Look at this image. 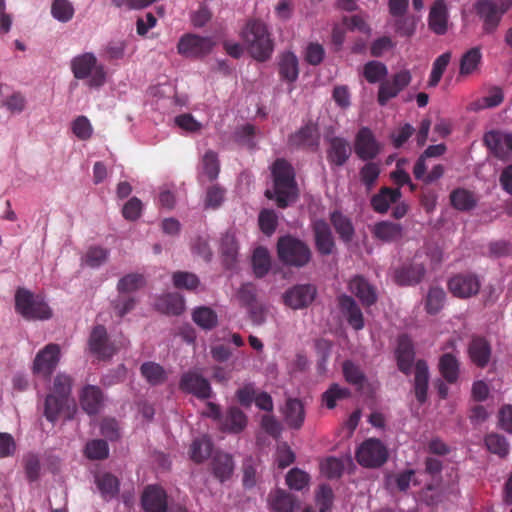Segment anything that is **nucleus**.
Listing matches in <instances>:
<instances>
[{
	"label": "nucleus",
	"mask_w": 512,
	"mask_h": 512,
	"mask_svg": "<svg viewBox=\"0 0 512 512\" xmlns=\"http://www.w3.org/2000/svg\"><path fill=\"white\" fill-rule=\"evenodd\" d=\"M15 310L27 320H47L52 316L43 297L25 288H18L15 293Z\"/></svg>",
	"instance_id": "nucleus-7"
},
{
	"label": "nucleus",
	"mask_w": 512,
	"mask_h": 512,
	"mask_svg": "<svg viewBox=\"0 0 512 512\" xmlns=\"http://www.w3.org/2000/svg\"><path fill=\"white\" fill-rule=\"evenodd\" d=\"M446 298L445 291L440 287L429 289L425 307L429 314H437L443 307Z\"/></svg>",
	"instance_id": "nucleus-54"
},
{
	"label": "nucleus",
	"mask_w": 512,
	"mask_h": 512,
	"mask_svg": "<svg viewBox=\"0 0 512 512\" xmlns=\"http://www.w3.org/2000/svg\"><path fill=\"white\" fill-rule=\"evenodd\" d=\"M334 493L328 484L319 486L316 492V503L319 507V512H328L333 505Z\"/></svg>",
	"instance_id": "nucleus-64"
},
{
	"label": "nucleus",
	"mask_w": 512,
	"mask_h": 512,
	"mask_svg": "<svg viewBox=\"0 0 512 512\" xmlns=\"http://www.w3.org/2000/svg\"><path fill=\"white\" fill-rule=\"evenodd\" d=\"M326 158L331 167H342L349 160L352 149L350 143L343 137L327 139Z\"/></svg>",
	"instance_id": "nucleus-20"
},
{
	"label": "nucleus",
	"mask_w": 512,
	"mask_h": 512,
	"mask_svg": "<svg viewBox=\"0 0 512 512\" xmlns=\"http://www.w3.org/2000/svg\"><path fill=\"white\" fill-rule=\"evenodd\" d=\"M483 141L494 157L499 160L508 159L512 151V134L489 131L485 133Z\"/></svg>",
	"instance_id": "nucleus-21"
},
{
	"label": "nucleus",
	"mask_w": 512,
	"mask_h": 512,
	"mask_svg": "<svg viewBox=\"0 0 512 512\" xmlns=\"http://www.w3.org/2000/svg\"><path fill=\"white\" fill-rule=\"evenodd\" d=\"M380 172L381 170L379 164L372 162V160L368 161L360 169V180L368 190H370L375 185L377 179L379 178Z\"/></svg>",
	"instance_id": "nucleus-56"
},
{
	"label": "nucleus",
	"mask_w": 512,
	"mask_h": 512,
	"mask_svg": "<svg viewBox=\"0 0 512 512\" xmlns=\"http://www.w3.org/2000/svg\"><path fill=\"white\" fill-rule=\"evenodd\" d=\"M238 248V242L233 233L227 232L222 236L220 242V252L223 258V262L227 267H231L236 262Z\"/></svg>",
	"instance_id": "nucleus-39"
},
{
	"label": "nucleus",
	"mask_w": 512,
	"mask_h": 512,
	"mask_svg": "<svg viewBox=\"0 0 512 512\" xmlns=\"http://www.w3.org/2000/svg\"><path fill=\"white\" fill-rule=\"evenodd\" d=\"M474 8L476 14L483 21V31L487 34H491L497 29L506 12L493 0H477Z\"/></svg>",
	"instance_id": "nucleus-12"
},
{
	"label": "nucleus",
	"mask_w": 512,
	"mask_h": 512,
	"mask_svg": "<svg viewBox=\"0 0 512 512\" xmlns=\"http://www.w3.org/2000/svg\"><path fill=\"white\" fill-rule=\"evenodd\" d=\"M438 370L444 381L456 384L460 377V361L453 353H444L439 358Z\"/></svg>",
	"instance_id": "nucleus-29"
},
{
	"label": "nucleus",
	"mask_w": 512,
	"mask_h": 512,
	"mask_svg": "<svg viewBox=\"0 0 512 512\" xmlns=\"http://www.w3.org/2000/svg\"><path fill=\"white\" fill-rule=\"evenodd\" d=\"M382 146L368 127H362L355 136L354 150L359 159L370 161L381 152Z\"/></svg>",
	"instance_id": "nucleus-13"
},
{
	"label": "nucleus",
	"mask_w": 512,
	"mask_h": 512,
	"mask_svg": "<svg viewBox=\"0 0 512 512\" xmlns=\"http://www.w3.org/2000/svg\"><path fill=\"white\" fill-rule=\"evenodd\" d=\"M96 483L98 489L105 499H111L115 497L119 492V481L114 475L110 473H105L98 476Z\"/></svg>",
	"instance_id": "nucleus-49"
},
{
	"label": "nucleus",
	"mask_w": 512,
	"mask_h": 512,
	"mask_svg": "<svg viewBox=\"0 0 512 512\" xmlns=\"http://www.w3.org/2000/svg\"><path fill=\"white\" fill-rule=\"evenodd\" d=\"M211 471L216 479L225 482L234 472V461L230 454L216 452L211 460Z\"/></svg>",
	"instance_id": "nucleus-30"
},
{
	"label": "nucleus",
	"mask_w": 512,
	"mask_h": 512,
	"mask_svg": "<svg viewBox=\"0 0 512 512\" xmlns=\"http://www.w3.org/2000/svg\"><path fill=\"white\" fill-rule=\"evenodd\" d=\"M179 389L201 400L209 399L213 394L209 381L195 371H188L182 374Z\"/></svg>",
	"instance_id": "nucleus-14"
},
{
	"label": "nucleus",
	"mask_w": 512,
	"mask_h": 512,
	"mask_svg": "<svg viewBox=\"0 0 512 512\" xmlns=\"http://www.w3.org/2000/svg\"><path fill=\"white\" fill-rule=\"evenodd\" d=\"M247 415L237 406L229 407L222 415L219 428L222 432L239 434L247 426Z\"/></svg>",
	"instance_id": "nucleus-23"
},
{
	"label": "nucleus",
	"mask_w": 512,
	"mask_h": 512,
	"mask_svg": "<svg viewBox=\"0 0 512 512\" xmlns=\"http://www.w3.org/2000/svg\"><path fill=\"white\" fill-rule=\"evenodd\" d=\"M213 444L207 436H202L193 440L190 446V458L195 463H202L212 453Z\"/></svg>",
	"instance_id": "nucleus-42"
},
{
	"label": "nucleus",
	"mask_w": 512,
	"mask_h": 512,
	"mask_svg": "<svg viewBox=\"0 0 512 512\" xmlns=\"http://www.w3.org/2000/svg\"><path fill=\"white\" fill-rule=\"evenodd\" d=\"M140 371L147 382L153 386L160 385L167 379V374L164 368L155 362L143 363L140 367Z\"/></svg>",
	"instance_id": "nucleus-43"
},
{
	"label": "nucleus",
	"mask_w": 512,
	"mask_h": 512,
	"mask_svg": "<svg viewBox=\"0 0 512 512\" xmlns=\"http://www.w3.org/2000/svg\"><path fill=\"white\" fill-rule=\"evenodd\" d=\"M277 255L284 265L295 268L306 266L312 258L310 247L304 241L291 235H285L278 239Z\"/></svg>",
	"instance_id": "nucleus-5"
},
{
	"label": "nucleus",
	"mask_w": 512,
	"mask_h": 512,
	"mask_svg": "<svg viewBox=\"0 0 512 512\" xmlns=\"http://www.w3.org/2000/svg\"><path fill=\"white\" fill-rule=\"evenodd\" d=\"M60 361V346L50 343L41 349L33 361V373L48 379Z\"/></svg>",
	"instance_id": "nucleus-11"
},
{
	"label": "nucleus",
	"mask_w": 512,
	"mask_h": 512,
	"mask_svg": "<svg viewBox=\"0 0 512 512\" xmlns=\"http://www.w3.org/2000/svg\"><path fill=\"white\" fill-rule=\"evenodd\" d=\"M487 449L497 454L499 457H505L509 452V443L506 438L502 435L491 433L488 434L484 439Z\"/></svg>",
	"instance_id": "nucleus-53"
},
{
	"label": "nucleus",
	"mask_w": 512,
	"mask_h": 512,
	"mask_svg": "<svg viewBox=\"0 0 512 512\" xmlns=\"http://www.w3.org/2000/svg\"><path fill=\"white\" fill-rule=\"evenodd\" d=\"M317 289L312 284H298L289 288L283 295L286 306L293 310L308 307L315 299Z\"/></svg>",
	"instance_id": "nucleus-15"
},
{
	"label": "nucleus",
	"mask_w": 512,
	"mask_h": 512,
	"mask_svg": "<svg viewBox=\"0 0 512 512\" xmlns=\"http://www.w3.org/2000/svg\"><path fill=\"white\" fill-rule=\"evenodd\" d=\"M412 81L411 72L403 69L393 74L390 79L382 81L378 88L377 102L385 106L389 100L397 97Z\"/></svg>",
	"instance_id": "nucleus-9"
},
{
	"label": "nucleus",
	"mask_w": 512,
	"mask_h": 512,
	"mask_svg": "<svg viewBox=\"0 0 512 512\" xmlns=\"http://www.w3.org/2000/svg\"><path fill=\"white\" fill-rule=\"evenodd\" d=\"M311 228L318 253L322 256L331 255L336 244L329 224L323 219H317L312 222Z\"/></svg>",
	"instance_id": "nucleus-18"
},
{
	"label": "nucleus",
	"mask_w": 512,
	"mask_h": 512,
	"mask_svg": "<svg viewBox=\"0 0 512 512\" xmlns=\"http://www.w3.org/2000/svg\"><path fill=\"white\" fill-rule=\"evenodd\" d=\"M193 321L204 330L213 329L218 322L216 313L209 307H199L194 310Z\"/></svg>",
	"instance_id": "nucleus-51"
},
{
	"label": "nucleus",
	"mask_w": 512,
	"mask_h": 512,
	"mask_svg": "<svg viewBox=\"0 0 512 512\" xmlns=\"http://www.w3.org/2000/svg\"><path fill=\"white\" fill-rule=\"evenodd\" d=\"M111 305L115 315L122 318L134 309L136 299L128 294H119L111 301Z\"/></svg>",
	"instance_id": "nucleus-58"
},
{
	"label": "nucleus",
	"mask_w": 512,
	"mask_h": 512,
	"mask_svg": "<svg viewBox=\"0 0 512 512\" xmlns=\"http://www.w3.org/2000/svg\"><path fill=\"white\" fill-rule=\"evenodd\" d=\"M342 371L345 380L356 387L358 391H361L367 378L362 369L350 360H346L342 364Z\"/></svg>",
	"instance_id": "nucleus-41"
},
{
	"label": "nucleus",
	"mask_w": 512,
	"mask_h": 512,
	"mask_svg": "<svg viewBox=\"0 0 512 512\" xmlns=\"http://www.w3.org/2000/svg\"><path fill=\"white\" fill-rule=\"evenodd\" d=\"M351 392L348 388L334 383L323 393L322 399L328 409H333L338 400L349 398Z\"/></svg>",
	"instance_id": "nucleus-52"
},
{
	"label": "nucleus",
	"mask_w": 512,
	"mask_h": 512,
	"mask_svg": "<svg viewBox=\"0 0 512 512\" xmlns=\"http://www.w3.org/2000/svg\"><path fill=\"white\" fill-rule=\"evenodd\" d=\"M426 274L423 263H403L393 271V280L399 286H415L419 284Z\"/></svg>",
	"instance_id": "nucleus-19"
},
{
	"label": "nucleus",
	"mask_w": 512,
	"mask_h": 512,
	"mask_svg": "<svg viewBox=\"0 0 512 512\" xmlns=\"http://www.w3.org/2000/svg\"><path fill=\"white\" fill-rule=\"evenodd\" d=\"M402 193L399 188L382 187L377 194L371 198V206L377 213H386L391 204L397 203Z\"/></svg>",
	"instance_id": "nucleus-32"
},
{
	"label": "nucleus",
	"mask_w": 512,
	"mask_h": 512,
	"mask_svg": "<svg viewBox=\"0 0 512 512\" xmlns=\"http://www.w3.org/2000/svg\"><path fill=\"white\" fill-rule=\"evenodd\" d=\"M309 480V475L298 468H292L286 475L288 487L297 491L303 490L308 485Z\"/></svg>",
	"instance_id": "nucleus-61"
},
{
	"label": "nucleus",
	"mask_w": 512,
	"mask_h": 512,
	"mask_svg": "<svg viewBox=\"0 0 512 512\" xmlns=\"http://www.w3.org/2000/svg\"><path fill=\"white\" fill-rule=\"evenodd\" d=\"M471 361L478 367L484 368L490 361L491 346L483 337H475L468 348Z\"/></svg>",
	"instance_id": "nucleus-33"
},
{
	"label": "nucleus",
	"mask_w": 512,
	"mask_h": 512,
	"mask_svg": "<svg viewBox=\"0 0 512 512\" xmlns=\"http://www.w3.org/2000/svg\"><path fill=\"white\" fill-rule=\"evenodd\" d=\"M72 383L73 379L65 373L55 376L51 392L44 402V416L48 421L54 423L60 416L72 419L75 412V402L71 398Z\"/></svg>",
	"instance_id": "nucleus-3"
},
{
	"label": "nucleus",
	"mask_w": 512,
	"mask_h": 512,
	"mask_svg": "<svg viewBox=\"0 0 512 512\" xmlns=\"http://www.w3.org/2000/svg\"><path fill=\"white\" fill-rule=\"evenodd\" d=\"M52 16L60 22L66 23L74 16V7L68 0H54L51 5Z\"/></svg>",
	"instance_id": "nucleus-55"
},
{
	"label": "nucleus",
	"mask_w": 512,
	"mask_h": 512,
	"mask_svg": "<svg viewBox=\"0 0 512 512\" xmlns=\"http://www.w3.org/2000/svg\"><path fill=\"white\" fill-rule=\"evenodd\" d=\"M202 164L203 171L207 175L208 179L211 181L215 180L220 171L217 154L212 150H208L203 156Z\"/></svg>",
	"instance_id": "nucleus-63"
},
{
	"label": "nucleus",
	"mask_w": 512,
	"mask_h": 512,
	"mask_svg": "<svg viewBox=\"0 0 512 512\" xmlns=\"http://www.w3.org/2000/svg\"><path fill=\"white\" fill-rule=\"evenodd\" d=\"M447 23L448 11L444 0H435L429 12V28L437 35H443L447 31Z\"/></svg>",
	"instance_id": "nucleus-28"
},
{
	"label": "nucleus",
	"mask_w": 512,
	"mask_h": 512,
	"mask_svg": "<svg viewBox=\"0 0 512 512\" xmlns=\"http://www.w3.org/2000/svg\"><path fill=\"white\" fill-rule=\"evenodd\" d=\"M451 206L458 211H470L477 205L474 192L465 188H456L450 193Z\"/></svg>",
	"instance_id": "nucleus-34"
},
{
	"label": "nucleus",
	"mask_w": 512,
	"mask_h": 512,
	"mask_svg": "<svg viewBox=\"0 0 512 512\" xmlns=\"http://www.w3.org/2000/svg\"><path fill=\"white\" fill-rule=\"evenodd\" d=\"M71 70L76 79H88L87 85L91 88H98L106 81L104 66L98 63L96 56L86 52L74 57L71 60Z\"/></svg>",
	"instance_id": "nucleus-6"
},
{
	"label": "nucleus",
	"mask_w": 512,
	"mask_h": 512,
	"mask_svg": "<svg viewBox=\"0 0 512 512\" xmlns=\"http://www.w3.org/2000/svg\"><path fill=\"white\" fill-rule=\"evenodd\" d=\"M126 46L125 40H111L103 48L102 56L108 61L121 60L125 56Z\"/></svg>",
	"instance_id": "nucleus-59"
},
{
	"label": "nucleus",
	"mask_w": 512,
	"mask_h": 512,
	"mask_svg": "<svg viewBox=\"0 0 512 512\" xmlns=\"http://www.w3.org/2000/svg\"><path fill=\"white\" fill-rule=\"evenodd\" d=\"M338 307L347 323L356 331L362 330L365 326L364 316L361 308L353 297L342 294L337 298Z\"/></svg>",
	"instance_id": "nucleus-22"
},
{
	"label": "nucleus",
	"mask_w": 512,
	"mask_h": 512,
	"mask_svg": "<svg viewBox=\"0 0 512 512\" xmlns=\"http://www.w3.org/2000/svg\"><path fill=\"white\" fill-rule=\"evenodd\" d=\"M145 285V278L139 273H130L123 276L117 284L119 294L135 292Z\"/></svg>",
	"instance_id": "nucleus-50"
},
{
	"label": "nucleus",
	"mask_w": 512,
	"mask_h": 512,
	"mask_svg": "<svg viewBox=\"0 0 512 512\" xmlns=\"http://www.w3.org/2000/svg\"><path fill=\"white\" fill-rule=\"evenodd\" d=\"M82 409L89 415H95L103 405L104 395L98 386L86 385L79 396Z\"/></svg>",
	"instance_id": "nucleus-27"
},
{
	"label": "nucleus",
	"mask_w": 512,
	"mask_h": 512,
	"mask_svg": "<svg viewBox=\"0 0 512 512\" xmlns=\"http://www.w3.org/2000/svg\"><path fill=\"white\" fill-rule=\"evenodd\" d=\"M173 285L178 289L194 290L199 285L198 277L190 272L178 271L172 276Z\"/></svg>",
	"instance_id": "nucleus-62"
},
{
	"label": "nucleus",
	"mask_w": 512,
	"mask_h": 512,
	"mask_svg": "<svg viewBox=\"0 0 512 512\" xmlns=\"http://www.w3.org/2000/svg\"><path fill=\"white\" fill-rule=\"evenodd\" d=\"M157 308L170 315H180L185 309L184 299L178 293H168L159 298L156 303Z\"/></svg>",
	"instance_id": "nucleus-38"
},
{
	"label": "nucleus",
	"mask_w": 512,
	"mask_h": 512,
	"mask_svg": "<svg viewBox=\"0 0 512 512\" xmlns=\"http://www.w3.org/2000/svg\"><path fill=\"white\" fill-rule=\"evenodd\" d=\"M451 58H452V53L450 51H447L441 55H439L433 62L432 64V70H431V73L429 75V79H428V82H427V85L428 87H436L445 70L447 69L450 61H451Z\"/></svg>",
	"instance_id": "nucleus-44"
},
{
	"label": "nucleus",
	"mask_w": 512,
	"mask_h": 512,
	"mask_svg": "<svg viewBox=\"0 0 512 512\" xmlns=\"http://www.w3.org/2000/svg\"><path fill=\"white\" fill-rule=\"evenodd\" d=\"M387 75V66L380 61H369L363 67V76L371 84L384 81Z\"/></svg>",
	"instance_id": "nucleus-47"
},
{
	"label": "nucleus",
	"mask_w": 512,
	"mask_h": 512,
	"mask_svg": "<svg viewBox=\"0 0 512 512\" xmlns=\"http://www.w3.org/2000/svg\"><path fill=\"white\" fill-rule=\"evenodd\" d=\"M372 234L375 239L384 243L399 242L404 236V228L400 223L380 221L373 226Z\"/></svg>",
	"instance_id": "nucleus-26"
},
{
	"label": "nucleus",
	"mask_w": 512,
	"mask_h": 512,
	"mask_svg": "<svg viewBox=\"0 0 512 512\" xmlns=\"http://www.w3.org/2000/svg\"><path fill=\"white\" fill-rule=\"evenodd\" d=\"M288 142L293 147H311L316 144L315 129L310 125H305L290 135Z\"/></svg>",
	"instance_id": "nucleus-46"
},
{
	"label": "nucleus",
	"mask_w": 512,
	"mask_h": 512,
	"mask_svg": "<svg viewBox=\"0 0 512 512\" xmlns=\"http://www.w3.org/2000/svg\"><path fill=\"white\" fill-rule=\"evenodd\" d=\"M273 190H266L265 196L275 200L279 208H287L297 201L299 189L293 166L285 159L278 158L271 167Z\"/></svg>",
	"instance_id": "nucleus-2"
},
{
	"label": "nucleus",
	"mask_w": 512,
	"mask_h": 512,
	"mask_svg": "<svg viewBox=\"0 0 512 512\" xmlns=\"http://www.w3.org/2000/svg\"><path fill=\"white\" fill-rule=\"evenodd\" d=\"M330 222L339 239L345 244L350 243L355 236V228L352 220L342 212L335 210L330 213Z\"/></svg>",
	"instance_id": "nucleus-31"
},
{
	"label": "nucleus",
	"mask_w": 512,
	"mask_h": 512,
	"mask_svg": "<svg viewBox=\"0 0 512 512\" xmlns=\"http://www.w3.org/2000/svg\"><path fill=\"white\" fill-rule=\"evenodd\" d=\"M279 75L282 80L293 83L299 75L298 58L292 52H285L279 60Z\"/></svg>",
	"instance_id": "nucleus-35"
},
{
	"label": "nucleus",
	"mask_w": 512,
	"mask_h": 512,
	"mask_svg": "<svg viewBox=\"0 0 512 512\" xmlns=\"http://www.w3.org/2000/svg\"><path fill=\"white\" fill-rule=\"evenodd\" d=\"M357 462L366 468H378L386 463L388 451L379 439L365 440L356 451Z\"/></svg>",
	"instance_id": "nucleus-8"
},
{
	"label": "nucleus",
	"mask_w": 512,
	"mask_h": 512,
	"mask_svg": "<svg viewBox=\"0 0 512 512\" xmlns=\"http://www.w3.org/2000/svg\"><path fill=\"white\" fill-rule=\"evenodd\" d=\"M482 53L479 47H473L466 51L461 59L459 65V75L468 76L476 72L481 64Z\"/></svg>",
	"instance_id": "nucleus-37"
},
{
	"label": "nucleus",
	"mask_w": 512,
	"mask_h": 512,
	"mask_svg": "<svg viewBox=\"0 0 512 512\" xmlns=\"http://www.w3.org/2000/svg\"><path fill=\"white\" fill-rule=\"evenodd\" d=\"M89 349L100 360L110 359L115 353V346L109 342L107 330L103 325H96L89 337Z\"/></svg>",
	"instance_id": "nucleus-17"
},
{
	"label": "nucleus",
	"mask_w": 512,
	"mask_h": 512,
	"mask_svg": "<svg viewBox=\"0 0 512 512\" xmlns=\"http://www.w3.org/2000/svg\"><path fill=\"white\" fill-rule=\"evenodd\" d=\"M2 105L11 114H21L26 109L27 99L22 92L15 91L3 99Z\"/></svg>",
	"instance_id": "nucleus-57"
},
{
	"label": "nucleus",
	"mask_w": 512,
	"mask_h": 512,
	"mask_svg": "<svg viewBox=\"0 0 512 512\" xmlns=\"http://www.w3.org/2000/svg\"><path fill=\"white\" fill-rule=\"evenodd\" d=\"M448 289L455 297L469 298L479 292L480 281L475 274L459 273L449 279Z\"/></svg>",
	"instance_id": "nucleus-16"
},
{
	"label": "nucleus",
	"mask_w": 512,
	"mask_h": 512,
	"mask_svg": "<svg viewBox=\"0 0 512 512\" xmlns=\"http://www.w3.org/2000/svg\"><path fill=\"white\" fill-rule=\"evenodd\" d=\"M215 46V41L211 37L199 36L188 33L183 35L178 44V53L185 57H203L209 54Z\"/></svg>",
	"instance_id": "nucleus-10"
},
{
	"label": "nucleus",
	"mask_w": 512,
	"mask_h": 512,
	"mask_svg": "<svg viewBox=\"0 0 512 512\" xmlns=\"http://www.w3.org/2000/svg\"><path fill=\"white\" fill-rule=\"evenodd\" d=\"M109 253L108 249L101 246H90L82 257V262L90 268H98L107 261Z\"/></svg>",
	"instance_id": "nucleus-48"
},
{
	"label": "nucleus",
	"mask_w": 512,
	"mask_h": 512,
	"mask_svg": "<svg viewBox=\"0 0 512 512\" xmlns=\"http://www.w3.org/2000/svg\"><path fill=\"white\" fill-rule=\"evenodd\" d=\"M415 347L412 339L407 334H402L397 339L395 358L400 372L409 375L415 366L413 390L416 400L423 404L427 401L429 387V367L424 359L415 362Z\"/></svg>",
	"instance_id": "nucleus-1"
},
{
	"label": "nucleus",
	"mask_w": 512,
	"mask_h": 512,
	"mask_svg": "<svg viewBox=\"0 0 512 512\" xmlns=\"http://www.w3.org/2000/svg\"><path fill=\"white\" fill-rule=\"evenodd\" d=\"M141 502L145 512L167 511V494L160 486H147L142 494Z\"/></svg>",
	"instance_id": "nucleus-24"
},
{
	"label": "nucleus",
	"mask_w": 512,
	"mask_h": 512,
	"mask_svg": "<svg viewBox=\"0 0 512 512\" xmlns=\"http://www.w3.org/2000/svg\"><path fill=\"white\" fill-rule=\"evenodd\" d=\"M284 415L285 421L289 427L299 429L305 419V411L301 401L298 399H288Z\"/></svg>",
	"instance_id": "nucleus-36"
},
{
	"label": "nucleus",
	"mask_w": 512,
	"mask_h": 512,
	"mask_svg": "<svg viewBox=\"0 0 512 512\" xmlns=\"http://www.w3.org/2000/svg\"><path fill=\"white\" fill-rule=\"evenodd\" d=\"M250 55L259 62L269 60L274 51V41L267 25L260 19H249L240 33Z\"/></svg>",
	"instance_id": "nucleus-4"
},
{
	"label": "nucleus",
	"mask_w": 512,
	"mask_h": 512,
	"mask_svg": "<svg viewBox=\"0 0 512 512\" xmlns=\"http://www.w3.org/2000/svg\"><path fill=\"white\" fill-rule=\"evenodd\" d=\"M109 448L105 440H92L86 444L85 455L91 460H102L108 457Z\"/></svg>",
	"instance_id": "nucleus-60"
},
{
	"label": "nucleus",
	"mask_w": 512,
	"mask_h": 512,
	"mask_svg": "<svg viewBox=\"0 0 512 512\" xmlns=\"http://www.w3.org/2000/svg\"><path fill=\"white\" fill-rule=\"evenodd\" d=\"M271 506L276 512H294L296 502L290 493L277 489L271 495Z\"/></svg>",
	"instance_id": "nucleus-45"
},
{
	"label": "nucleus",
	"mask_w": 512,
	"mask_h": 512,
	"mask_svg": "<svg viewBox=\"0 0 512 512\" xmlns=\"http://www.w3.org/2000/svg\"><path fill=\"white\" fill-rule=\"evenodd\" d=\"M252 267L257 278L268 274L271 268V257L267 248L259 246L253 251Z\"/></svg>",
	"instance_id": "nucleus-40"
},
{
	"label": "nucleus",
	"mask_w": 512,
	"mask_h": 512,
	"mask_svg": "<svg viewBox=\"0 0 512 512\" xmlns=\"http://www.w3.org/2000/svg\"><path fill=\"white\" fill-rule=\"evenodd\" d=\"M349 290L361 301L365 307H371L377 302L376 288L371 285L363 276L353 277L349 284Z\"/></svg>",
	"instance_id": "nucleus-25"
}]
</instances>
